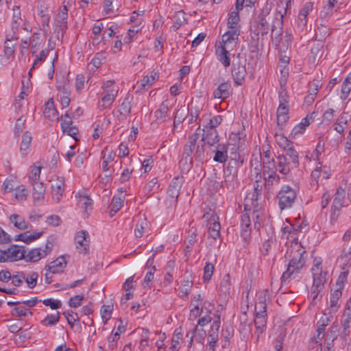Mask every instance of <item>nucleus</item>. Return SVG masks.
<instances>
[{
  "mask_svg": "<svg viewBox=\"0 0 351 351\" xmlns=\"http://www.w3.org/2000/svg\"><path fill=\"white\" fill-rule=\"evenodd\" d=\"M304 254H305V250L300 243L295 242L291 245L286 254V256L289 255L291 260L287 270L282 274V281L288 280L292 276L295 278V274L300 271L305 264Z\"/></svg>",
  "mask_w": 351,
  "mask_h": 351,
  "instance_id": "1",
  "label": "nucleus"
},
{
  "mask_svg": "<svg viewBox=\"0 0 351 351\" xmlns=\"http://www.w3.org/2000/svg\"><path fill=\"white\" fill-rule=\"evenodd\" d=\"M282 16L278 13H276L275 16L269 12L262 13L256 19L257 28L262 35L267 34L271 29V37L277 38L282 34Z\"/></svg>",
  "mask_w": 351,
  "mask_h": 351,
  "instance_id": "2",
  "label": "nucleus"
},
{
  "mask_svg": "<svg viewBox=\"0 0 351 351\" xmlns=\"http://www.w3.org/2000/svg\"><path fill=\"white\" fill-rule=\"evenodd\" d=\"M311 271L313 278L311 293L314 294L313 300H315L319 293L324 289V285L327 280L328 273L323 271L322 261L320 257H315L313 259Z\"/></svg>",
  "mask_w": 351,
  "mask_h": 351,
  "instance_id": "3",
  "label": "nucleus"
},
{
  "mask_svg": "<svg viewBox=\"0 0 351 351\" xmlns=\"http://www.w3.org/2000/svg\"><path fill=\"white\" fill-rule=\"evenodd\" d=\"M199 139V134L193 133L189 136L188 143L184 146L183 154L186 156L185 162H187L189 158V167L192 165L193 159L191 158L193 154L196 159L202 160L204 158V143L201 141V143L197 145V141Z\"/></svg>",
  "mask_w": 351,
  "mask_h": 351,
  "instance_id": "4",
  "label": "nucleus"
},
{
  "mask_svg": "<svg viewBox=\"0 0 351 351\" xmlns=\"http://www.w3.org/2000/svg\"><path fill=\"white\" fill-rule=\"evenodd\" d=\"M56 243V238L54 236L51 235L48 237L44 249H32L29 251L26 255L25 254L24 258L30 262H37L51 253Z\"/></svg>",
  "mask_w": 351,
  "mask_h": 351,
  "instance_id": "5",
  "label": "nucleus"
},
{
  "mask_svg": "<svg viewBox=\"0 0 351 351\" xmlns=\"http://www.w3.org/2000/svg\"><path fill=\"white\" fill-rule=\"evenodd\" d=\"M26 250L24 247L12 245L9 247L1 245V262L15 261L25 258Z\"/></svg>",
  "mask_w": 351,
  "mask_h": 351,
  "instance_id": "6",
  "label": "nucleus"
},
{
  "mask_svg": "<svg viewBox=\"0 0 351 351\" xmlns=\"http://www.w3.org/2000/svg\"><path fill=\"white\" fill-rule=\"evenodd\" d=\"M278 206L281 210L292 206L296 198L295 191L289 186H284L277 195Z\"/></svg>",
  "mask_w": 351,
  "mask_h": 351,
  "instance_id": "7",
  "label": "nucleus"
},
{
  "mask_svg": "<svg viewBox=\"0 0 351 351\" xmlns=\"http://www.w3.org/2000/svg\"><path fill=\"white\" fill-rule=\"evenodd\" d=\"M52 198L60 202L65 191V179L63 176L55 175L50 180Z\"/></svg>",
  "mask_w": 351,
  "mask_h": 351,
  "instance_id": "8",
  "label": "nucleus"
},
{
  "mask_svg": "<svg viewBox=\"0 0 351 351\" xmlns=\"http://www.w3.org/2000/svg\"><path fill=\"white\" fill-rule=\"evenodd\" d=\"M76 249L81 254H86L89 250L90 238L88 232L79 231L75 237Z\"/></svg>",
  "mask_w": 351,
  "mask_h": 351,
  "instance_id": "9",
  "label": "nucleus"
},
{
  "mask_svg": "<svg viewBox=\"0 0 351 351\" xmlns=\"http://www.w3.org/2000/svg\"><path fill=\"white\" fill-rule=\"evenodd\" d=\"M239 35V30L238 29L228 30L222 36V42L219 46L233 50L237 44Z\"/></svg>",
  "mask_w": 351,
  "mask_h": 351,
  "instance_id": "10",
  "label": "nucleus"
},
{
  "mask_svg": "<svg viewBox=\"0 0 351 351\" xmlns=\"http://www.w3.org/2000/svg\"><path fill=\"white\" fill-rule=\"evenodd\" d=\"M62 123L61 128L64 134H66L73 137L75 140H77L78 129L73 125L71 117L66 112L64 116L61 117Z\"/></svg>",
  "mask_w": 351,
  "mask_h": 351,
  "instance_id": "11",
  "label": "nucleus"
},
{
  "mask_svg": "<svg viewBox=\"0 0 351 351\" xmlns=\"http://www.w3.org/2000/svg\"><path fill=\"white\" fill-rule=\"evenodd\" d=\"M66 266V261L63 256H60L55 261L45 266V269L52 274L61 273Z\"/></svg>",
  "mask_w": 351,
  "mask_h": 351,
  "instance_id": "12",
  "label": "nucleus"
},
{
  "mask_svg": "<svg viewBox=\"0 0 351 351\" xmlns=\"http://www.w3.org/2000/svg\"><path fill=\"white\" fill-rule=\"evenodd\" d=\"M289 103L285 99H280L277 109V123L278 125L285 123L289 119Z\"/></svg>",
  "mask_w": 351,
  "mask_h": 351,
  "instance_id": "13",
  "label": "nucleus"
},
{
  "mask_svg": "<svg viewBox=\"0 0 351 351\" xmlns=\"http://www.w3.org/2000/svg\"><path fill=\"white\" fill-rule=\"evenodd\" d=\"M203 131L204 134H202L201 140L203 143L213 146L219 142V138L216 129H207L204 128Z\"/></svg>",
  "mask_w": 351,
  "mask_h": 351,
  "instance_id": "14",
  "label": "nucleus"
},
{
  "mask_svg": "<svg viewBox=\"0 0 351 351\" xmlns=\"http://www.w3.org/2000/svg\"><path fill=\"white\" fill-rule=\"evenodd\" d=\"M232 94V88L228 82L221 83L213 92V97L217 99H225Z\"/></svg>",
  "mask_w": 351,
  "mask_h": 351,
  "instance_id": "15",
  "label": "nucleus"
},
{
  "mask_svg": "<svg viewBox=\"0 0 351 351\" xmlns=\"http://www.w3.org/2000/svg\"><path fill=\"white\" fill-rule=\"evenodd\" d=\"M246 70L245 65L233 63L232 75L236 85H241L245 76Z\"/></svg>",
  "mask_w": 351,
  "mask_h": 351,
  "instance_id": "16",
  "label": "nucleus"
},
{
  "mask_svg": "<svg viewBox=\"0 0 351 351\" xmlns=\"http://www.w3.org/2000/svg\"><path fill=\"white\" fill-rule=\"evenodd\" d=\"M182 182V178L179 177L173 179L167 191V195L169 197L175 200L177 199L180 194Z\"/></svg>",
  "mask_w": 351,
  "mask_h": 351,
  "instance_id": "17",
  "label": "nucleus"
},
{
  "mask_svg": "<svg viewBox=\"0 0 351 351\" xmlns=\"http://www.w3.org/2000/svg\"><path fill=\"white\" fill-rule=\"evenodd\" d=\"M44 116L49 120H58V112L54 106L53 98L49 99L45 104L43 111Z\"/></svg>",
  "mask_w": 351,
  "mask_h": 351,
  "instance_id": "18",
  "label": "nucleus"
},
{
  "mask_svg": "<svg viewBox=\"0 0 351 351\" xmlns=\"http://www.w3.org/2000/svg\"><path fill=\"white\" fill-rule=\"evenodd\" d=\"M232 50L220 46L216 49L217 58L225 67L230 65V51Z\"/></svg>",
  "mask_w": 351,
  "mask_h": 351,
  "instance_id": "19",
  "label": "nucleus"
},
{
  "mask_svg": "<svg viewBox=\"0 0 351 351\" xmlns=\"http://www.w3.org/2000/svg\"><path fill=\"white\" fill-rule=\"evenodd\" d=\"M216 218L217 217L213 213L208 224L209 234L214 239H217L220 237L221 226L219 222L216 220Z\"/></svg>",
  "mask_w": 351,
  "mask_h": 351,
  "instance_id": "20",
  "label": "nucleus"
},
{
  "mask_svg": "<svg viewBox=\"0 0 351 351\" xmlns=\"http://www.w3.org/2000/svg\"><path fill=\"white\" fill-rule=\"evenodd\" d=\"M345 196V189L342 187L337 188L332 206L333 210H339L343 206Z\"/></svg>",
  "mask_w": 351,
  "mask_h": 351,
  "instance_id": "21",
  "label": "nucleus"
},
{
  "mask_svg": "<svg viewBox=\"0 0 351 351\" xmlns=\"http://www.w3.org/2000/svg\"><path fill=\"white\" fill-rule=\"evenodd\" d=\"M102 164L101 167L104 171L112 172L108 164L112 162L116 156V154L112 150H108L107 147L102 152Z\"/></svg>",
  "mask_w": 351,
  "mask_h": 351,
  "instance_id": "22",
  "label": "nucleus"
},
{
  "mask_svg": "<svg viewBox=\"0 0 351 351\" xmlns=\"http://www.w3.org/2000/svg\"><path fill=\"white\" fill-rule=\"evenodd\" d=\"M68 10L66 6L64 5L60 11L58 13L56 22L58 27L60 30H64L67 27Z\"/></svg>",
  "mask_w": 351,
  "mask_h": 351,
  "instance_id": "23",
  "label": "nucleus"
},
{
  "mask_svg": "<svg viewBox=\"0 0 351 351\" xmlns=\"http://www.w3.org/2000/svg\"><path fill=\"white\" fill-rule=\"evenodd\" d=\"M154 116L156 121L158 122H163L166 120V118L169 117L168 102L167 100L162 102L159 108L155 111Z\"/></svg>",
  "mask_w": 351,
  "mask_h": 351,
  "instance_id": "24",
  "label": "nucleus"
},
{
  "mask_svg": "<svg viewBox=\"0 0 351 351\" xmlns=\"http://www.w3.org/2000/svg\"><path fill=\"white\" fill-rule=\"evenodd\" d=\"M313 3L307 2L304 4V7L300 10L298 14L299 25L305 26L307 22V16L308 14L313 10Z\"/></svg>",
  "mask_w": 351,
  "mask_h": 351,
  "instance_id": "25",
  "label": "nucleus"
},
{
  "mask_svg": "<svg viewBox=\"0 0 351 351\" xmlns=\"http://www.w3.org/2000/svg\"><path fill=\"white\" fill-rule=\"evenodd\" d=\"M10 221L19 230H24L30 228L29 223L21 215L13 214L10 215Z\"/></svg>",
  "mask_w": 351,
  "mask_h": 351,
  "instance_id": "26",
  "label": "nucleus"
},
{
  "mask_svg": "<svg viewBox=\"0 0 351 351\" xmlns=\"http://www.w3.org/2000/svg\"><path fill=\"white\" fill-rule=\"evenodd\" d=\"M33 186V197L35 201H40L44 199L45 186L42 182L31 183Z\"/></svg>",
  "mask_w": 351,
  "mask_h": 351,
  "instance_id": "27",
  "label": "nucleus"
},
{
  "mask_svg": "<svg viewBox=\"0 0 351 351\" xmlns=\"http://www.w3.org/2000/svg\"><path fill=\"white\" fill-rule=\"evenodd\" d=\"M186 337H190V344H192L193 339L199 343H202L206 337V332L204 330H198L197 326H194L193 328L186 334Z\"/></svg>",
  "mask_w": 351,
  "mask_h": 351,
  "instance_id": "28",
  "label": "nucleus"
},
{
  "mask_svg": "<svg viewBox=\"0 0 351 351\" xmlns=\"http://www.w3.org/2000/svg\"><path fill=\"white\" fill-rule=\"evenodd\" d=\"M213 160L220 163L225 162L228 159V147L225 145H218Z\"/></svg>",
  "mask_w": 351,
  "mask_h": 351,
  "instance_id": "29",
  "label": "nucleus"
},
{
  "mask_svg": "<svg viewBox=\"0 0 351 351\" xmlns=\"http://www.w3.org/2000/svg\"><path fill=\"white\" fill-rule=\"evenodd\" d=\"M331 316H325L322 317L318 322V327L317 328V339H323L325 336L326 327L330 322Z\"/></svg>",
  "mask_w": 351,
  "mask_h": 351,
  "instance_id": "30",
  "label": "nucleus"
},
{
  "mask_svg": "<svg viewBox=\"0 0 351 351\" xmlns=\"http://www.w3.org/2000/svg\"><path fill=\"white\" fill-rule=\"evenodd\" d=\"M32 138L30 132H25L23 134L20 147V152L22 156H25L27 154V151L32 143Z\"/></svg>",
  "mask_w": 351,
  "mask_h": 351,
  "instance_id": "31",
  "label": "nucleus"
},
{
  "mask_svg": "<svg viewBox=\"0 0 351 351\" xmlns=\"http://www.w3.org/2000/svg\"><path fill=\"white\" fill-rule=\"evenodd\" d=\"M12 29L14 33L18 30L19 25L22 22V19L21 17V11L19 7L13 6L12 8Z\"/></svg>",
  "mask_w": 351,
  "mask_h": 351,
  "instance_id": "32",
  "label": "nucleus"
},
{
  "mask_svg": "<svg viewBox=\"0 0 351 351\" xmlns=\"http://www.w3.org/2000/svg\"><path fill=\"white\" fill-rule=\"evenodd\" d=\"M277 160L279 172L287 176L290 171L289 163L287 162V157L285 155H279Z\"/></svg>",
  "mask_w": 351,
  "mask_h": 351,
  "instance_id": "33",
  "label": "nucleus"
},
{
  "mask_svg": "<svg viewBox=\"0 0 351 351\" xmlns=\"http://www.w3.org/2000/svg\"><path fill=\"white\" fill-rule=\"evenodd\" d=\"M310 125V121L307 117L302 119L300 123L295 125L291 132V136L295 137L298 135L302 134L305 131L306 127Z\"/></svg>",
  "mask_w": 351,
  "mask_h": 351,
  "instance_id": "34",
  "label": "nucleus"
},
{
  "mask_svg": "<svg viewBox=\"0 0 351 351\" xmlns=\"http://www.w3.org/2000/svg\"><path fill=\"white\" fill-rule=\"evenodd\" d=\"M117 96V94L104 93V96L101 98V104L99 103L100 110H102L110 108L112 103L114 101Z\"/></svg>",
  "mask_w": 351,
  "mask_h": 351,
  "instance_id": "35",
  "label": "nucleus"
},
{
  "mask_svg": "<svg viewBox=\"0 0 351 351\" xmlns=\"http://www.w3.org/2000/svg\"><path fill=\"white\" fill-rule=\"evenodd\" d=\"M77 206L84 209L88 214L89 210L92 208V199L86 195H80L77 199Z\"/></svg>",
  "mask_w": 351,
  "mask_h": 351,
  "instance_id": "36",
  "label": "nucleus"
},
{
  "mask_svg": "<svg viewBox=\"0 0 351 351\" xmlns=\"http://www.w3.org/2000/svg\"><path fill=\"white\" fill-rule=\"evenodd\" d=\"M43 232L36 233H30L29 232H26L17 235V238L16 239V240H20L26 243H29L32 241L40 238Z\"/></svg>",
  "mask_w": 351,
  "mask_h": 351,
  "instance_id": "37",
  "label": "nucleus"
},
{
  "mask_svg": "<svg viewBox=\"0 0 351 351\" xmlns=\"http://www.w3.org/2000/svg\"><path fill=\"white\" fill-rule=\"evenodd\" d=\"M125 328L123 326H119L115 332L112 331L110 336L108 337L109 347L113 349L117 341L120 338V334L125 331Z\"/></svg>",
  "mask_w": 351,
  "mask_h": 351,
  "instance_id": "38",
  "label": "nucleus"
},
{
  "mask_svg": "<svg viewBox=\"0 0 351 351\" xmlns=\"http://www.w3.org/2000/svg\"><path fill=\"white\" fill-rule=\"evenodd\" d=\"M17 184V178L14 174H11L9 178L3 182V192L8 193L12 191Z\"/></svg>",
  "mask_w": 351,
  "mask_h": 351,
  "instance_id": "39",
  "label": "nucleus"
},
{
  "mask_svg": "<svg viewBox=\"0 0 351 351\" xmlns=\"http://www.w3.org/2000/svg\"><path fill=\"white\" fill-rule=\"evenodd\" d=\"M60 313L47 315L44 319L41 321V324L45 326H51L56 325L60 320Z\"/></svg>",
  "mask_w": 351,
  "mask_h": 351,
  "instance_id": "40",
  "label": "nucleus"
},
{
  "mask_svg": "<svg viewBox=\"0 0 351 351\" xmlns=\"http://www.w3.org/2000/svg\"><path fill=\"white\" fill-rule=\"evenodd\" d=\"M342 295V291L335 289L332 291L330 298V308L332 311L335 312L337 311V304Z\"/></svg>",
  "mask_w": 351,
  "mask_h": 351,
  "instance_id": "41",
  "label": "nucleus"
},
{
  "mask_svg": "<svg viewBox=\"0 0 351 351\" xmlns=\"http://www.w3.org/2000/svg\"><path fill=\"white\" fill-rule=\"evenodd\" d=\"M131 99H132L130 96H126L120 106V109L119 111L121 115L123 116L125 118L131 112Z\"/></svg>",
  "mask_w": 351,
  "mask_h": 351,
  "instance_id": "42",
  "label": "nucleus"
},
{
  "mask_svg": "<svg viewBox=\"0 0 351 351\" xmlns=\"http://www.w3.org/2000/svg\"><path fill=\"white\" fill-rule=\"evenodd\" d=\"M351 91V72L348 74L345 79L341 86V98L345 99L347 98L348 94Z\"/></svg>",
  "mask_w": 351,
  "mask_h": 351,
  "instance_id": "43",
  "label": "nucleus"
},
{
  "mask_svg": "<svg viewBox=\"0 0 351 351\" xmlns=\"http://www.w3.org/2000/svg\"><path fill=\"white\" fill-rule=\"evenodd\" d=\"M284 151L286 152L287 156L290 158L295 167H297L299 165L298 153L293 146V144L284 149Z\"/></svg>",
  "mask_w": 351,
  "mask_h": 351,
  "instance_id": "44",
  "label": "nucleus"
},
{
  "mask_svg": "<svg viewBox=\"0 0 351 351\" xmlns=\"http://www.w3.org/2000/svg\"><path fill=\"white\" fill-rule=\"evenodd\" d=\"M123 200L120 197L114 196L111 202L110 215L114 216L122 207Z\"/></svg>",
  "mask_w": 351,
  "mask_h": 351,
  "instance_id": "45",
  "label": "nucleus"
},
{
  "mask_svg": "<svg viewBox=\"0 0 351 351\" xmlns=\"http://www.w3.org/2000/svg\"><path fill=\"white\" fill-rule=\"evenodd\" d=\"M42 167L37 166L36 164L31 167V171L29 175V180L30 183L39 182Z\"/></svg>",
  "mask_w": 351,
  "mask_h": 351,
  "instance_id": "46",
  "label": "nucleus"
},
{
  "mask_svg": "<svg viewBox=\"0 0 351 351\" xmlns=\"http://www.w3.org/2000/svg\"><path fill=\"white\" fill-rule=\"evenodd\" d=\"M148 227V222L146 219H141L136 225V228L134 229V234L136 238H141L145 230H146Z\"/></svg>",
  "mask_w": 351,
  "mask_h": 351,
  "instance_id": "47",
  "label": "nucleus"
},
{
  "mask_svg": "<svg viewBox=\"0 0 351 351\" xmlns=\"http://www.w3.org/2000/svg\"><path fill=\"white\" fill-rule=\"evenodd\" d=\"M15 198L18 201H25L26 200L29 191L24 185H21L16 186L15 188Z\"/></svg>",
  "mask_w": 351,
  "mask_h": 351,
  "instance_id": "48",
  "label": "nucleus"
},
{
  "mask_svg": "<svg viewBox=\"0 0 351 351\" xmlns=\"http://www.w3.org/2000/svg\"><path fill=\"white\" fill-rule=\"evenodd\" d=\"M114 84V80H108L104 82L101 86L104 89V93L118 94L119 88Z\"/></svg>",
  "mask_w": 351,
  "mask_h": 351,
  "instance_id": "49",
  "label": "nucleus"
},
{
  "mask_svg": "<svg viewBox=\"0 0 351 351\" xmlns=\"http://www.w3.org/2000/svg\"><path fill=\"white\" fill-rule=\"evenodd\" d=\"M266 315H263L262 314L256 315V318L254 319V324L256 328V332H258V335L261 334L263 331V328L266 325Z\"/></svg>",
  "mask_w": 351,
  "mask_h": 351,
  "instance_id": "50",
  "label": "nucleus"
},
{
  "mask_svg": "<svg viewBox=\"0 0 351 351\" xmlns=\"http://www.w3.org/2000/svg\"><path fill=\"white\" fill-rule=\"evenodd\" d=\"M15 43L13 40L6 39L4 43V55L9 58L11 57L14 51Z\"/></svg>",
  "mask_w": 351,
  "mask_h": 351,
  "instance_id": "51",
  "label": "nucleus"
},
{
  "mask_svg": "<svg viewBox=\"0 0 351 351\" xmlns=\"http://www.w3.org/2000/svg\"><path fill=\"white\" fill-rule=\"evenodd\" d=\"M158 78L157 73L153 71L151 73L150 75L145 76L143 79L141 80V85L143 88H145L146 86L149 87Z\"/></svg>",
  "mask_w": 351,
  "mask_h": 351,
  "instance_id": "52",
  "label": "nucleus"
},
{
  "mask_svg": "<svg viewBox=\"0 0 351 351\" xmlns=\"http://www.w3.org/2000/svg\"><path fill=\"white\" fill-rule=\"evenodd\" d=\"M265 179V188L268 190L270 189L274 184H278L280 182V176L278 174L273 176L268 175Z\"/></svg>",
  "mask_w": 351,
  "mask_h": 351,
  "instance_id": "53",
  "label": "nucleus"
},
{
  "mask_svg": "<svg viewBox=\"0 0 351 351\" xmlns=\"http://www.w3.org/2000/svg\"><path fill=\"white\" fill-rule=\"evenodd\" d=\"M275 139L277 144L283 149L293 144L284 134H276Z\"/></svg>",
  "mask_w": 351,
  "mask_h": 351,
  "instance_id": "54",
  "label": "nucleus"
},
{
  "mask_svg": "<svg viewBox=\"0 0 351 351\" xmlns=\"http://www.w3.org/2000/svg\"><path fill=\"white\" fill-rule=\"evenodd\" d=\"M347 123V116L345 114H341L337 120L335 125V130L341 134L344 131V125Z\"/></svg>",
  "mask_w": 351,
  "mask_h": 351,
  "instance_id": "55",
  "label": "nucleus"
},
{
  "mask_svg": "<svg viewBox=\"0 0 351 351\" xmlns=\"http://www.w3.org/2000/svg\"><path fill=\"white\" fill-rule=\"evenodd\" d=\"M348 275V271H342L339 274L335 283L336 290L342 291L344 288L345 283L347 281Z\"/></svg>",
  "mask_w": 351,
  "mask_h": 351,
  "instance_id": "56",
  "label": "nucleus"
},
{
  "mask_svg": "<svg viewBox=\"0 0 351 351\" xmlns=\"http://www.w3.org/2000/svg\"><path fill=\"white\" fill-rule=\"evenodd\" d=\"M221 186L229 191L234 189V176L231 173L225 176L224 180L221 182Z\"/></svg>",
  "mask_w": 351,
  "mask_h": 351,
  "instance_id": "57",
  "label": "nucleus"
},
{
  "mask_svg": "<svg viewBox=\"0 0 351 351\" xmlns=\"http://www.w3.org/2000/svg\"><path fill=\"white\" fill-rule=\"evenodd\" d=\"M174 25L173 26L178 29L186 21L184 12L182 10L176 12L173 15Z\"/></svg>",
  "mask_w": 351,
  "mask_h": 351,
  "instance_id": "58",
  "label": "nucleus"
},
{
  "mask_svg": "<svg viewBox=\"0 0 351 351\" xmlns=\"http://www.w3.org/2000/svg\"><path fill=\"white\" fill-rule=\"evenodd\" d=\"M239 20V17L238 14V11L232 12L230 14L228 21V27L231 30L237 29L236 27L238 24Z\"/></svg>",
  "mask_w": 351,
  "mask_h": 351,
  "instance_id": "59",
  "label": "nucleus"
},
{
  "mask_svg": "<svg viewBox=\"0 0 351 351\" xmlns=\"http://www.w3.org/2000/svg\"><path fill=\"white\" fill-rule=\"evenodd\" d=\"M38 274L37 272H32L28 276H25V280L29 288L32 289L36 287Z\"/></svg>",
  "mask_w": 351,
  "mask_h": 351,
  "instance_id": "60",
  "label": "nucleus"
},
{
  "mask_svg": "<svg viewBox=\"0 0 351 351\" xmlns=\"http://www.w3.org/2000/svg\"><path fill=\"white\" fill-rule=\"evenodd\" d=\"M12 315L17 317H27L28 315H32V313L23 306H17L12 309Z\"/></svg>",
  "mask_w": 351,
  "mask_h": 351,
  "instance_id": "61",
  "label": "nucleus"
},
{
  "mask_svg": "<svg viewBox=\"0 0 351 351\" xmlns=\"http://www.w3.org/2000/svg\"><path fill=\"white\" fill-rule=\"evenodd\" d=\"M214 265L212 263H206L204 268L203 279L204 282H208L213 274Z\"/></svg>",
  "mask_w": 351,
  "mask_h": 351,
  "instance_id": "62",
  "label": "nucleus"
},
{
  "mask_svg": "<svg viewBox=\"0 0 351 351\" xmlns=\"http://www.w3.org/2000/svg\"><path fill=\"white\" fill-rule=\"evenodd\" d=\"M25 119H23V114L17 119L14 126V134L19 136L25 128Z\"/></svg>",
  "mask_w": 351,
  "mask_h": 351,
  "instance_id": "63",
  "label": "nucleus"
},
{
  "mask_svg": "<svg viewBox=\"0 0 351 351\" xmlns=\"http://www.w3.org/2000/svg\"><path fill=\"white\" fill-rule=\"evenodd\" d=\"M334 110L330 108L326 110L323 114L322 123L329 125L334 119Z\"/></svg>",
  "mask_w": 351,
  "mask_h": 351,
  "instance_id": "64",
  "label": "nucleus"
}]
</instances>
